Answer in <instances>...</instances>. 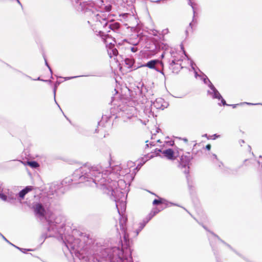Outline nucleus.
<instances>
[{"label":"nucleus","mask_w":262,"mask_h":262,"mask_svg":"<svg viewBox=\"0 0 262 262\" xmlns=\"http://www.w3.org/2000/svg\"><path fill=\"white\" fill-rule=\"evenodd\" d=\"M107 50V53L109 56L112 58L113 56H117L118 54V51L116 48H115V45H113L111 47H110Z\"/></svg>","instance_id":"nucleus-3"},{"label":"nucleus","mask_w":262,"mask_h":262,"mask_svg":"<svg viewBox=\"0 0 262 262\" xmlns=\"http://www.w3.org/2000/svg\"><path fill=\"white\" fill-rule=\"evenodd\" d=\"M125 63L127 65H128V68H131L133 66V63H134L132 60L129 59H126L125 60Z\"/></svg>","instance_id":"nucleus-10"},{"label":"nucleus","mask_w":262,"mask_h":262,"mask_svg":"<svg viewBox=\"0 0 262 262\" xmlns=\"http://www.w3.org/2000/svg\"><path fill=\"white\" fill-rule=\"evenodd\" d=\"M112 6L111 5H109L108 6L106 7V10L107 11H110L111 10Z\"/></svg>","instance_id":"nucleus-17"},{"label":"nucleus","mask_w":262,"mask_h":262,"mask_svg":"<svg viewBox=\"0 0 262 262\" xmlns=\"http://www.w3.org/2000/svg\"><path fill=\"white\" fill-rule=\"evenodd\" d=\"M162 100V99L160 98V99H157L156 100V103H158V102H161V101Z\"/></svg>","instance_id":"nucleus-19"},{"label":"nucleus","mask_w":262,"mask_h":262,"mask_svg":"<svg viewBox=\"0 0 262 262\" xmlns=\"http://www.w3.org/2000/svg\"><path fill=\"white\" fill-rule=\"evenodd\" d=\"M115 25L117 26V28H119V23H116L115 24Z\"/></svg>","instance_id":"nucleus-21"},{"label":"nucleus","mask_w":262,"mask_h":262,"mask_svg":"<svg viewBox=\"0 0 262 262\" xmlns=\"http://www.w3.org/2000/svg\"><path fill=\"white\" fill-rule=\"evenodd\" d=\"M152 203L154 205H159L162 203V201L161 200L155 199L154 200Z\"/></svg>","instance_id":"nucleus-12"},{"label":"nucleus","mask_w":262,"mask_h":262,"mask_svg":"<svg viewBox=\"0 0 262 262\" xmlns=\"http://www.w3.org/2000/svg\"><path fill=\"white\" fill-rule=\"evenodd\" d=\"M238 105H239L238 104H236L231 105V106H232L233 108H235L236 107V106Z\"/></svg>","instance_id":"nucleus-20"},{"label":"nucleus","mask_w":262,"mask_h":262,"mask_svg":"<svg viewBox=\"0 0 262 262\" xmlns=\"http://www.w3.org/2000/svg\"><path fill=\"white\" fill-rule=\"evenodd\" d=\"M159 62V60H151L141 67H147L149 69H155L156 65Z\"/></svg>","instance_id":"nucleus-6"},{"label":"nucleus","mask_w":262,"mask_h":262,"mask_svg":"<svg viewBox=\"0 0 262 262\" xmlns=\"http://www.w3.org/2000/svg\"><path fill=\"white\" fill-rule=\"evenodd\" d=\"M27 164L32 168H37L39 166V164L36 161H28Z\"/></svg>","instance_id":"nucleus-8"},{"label":"nucleus","mask_w":262,"mask_h":262,"mask_svg":"<svg viewBox=\"0 0 262 262\" xmlns=\"http://www.w3.org/2000/svg\"><path fill=\"white\" fill-rule=\"evenodd\" d=\"M222 97V96L220 93L214 88H213V98L220 100Z\"/></svg>","instance_id":"nucleus-9"},{"label":"nucleus","mask_w":262,"mask_h":262,"mask_svg":"<svg viewBox=\"0 0 262 262\" xmlns=\"http://www.w3.org/2000/svg\"><path fill=\"white\" fill-rule=\"evenodd\" d=\"M33 188L31 186H27L25 189L21 190L19 193V196L20 198L23 199L25 195L29 192L32 191Z\"/></svg>","instance_id":"nucleus-5"},{"label":"nucleus","mask_w":262,"mask_h":262,"mask_svg":"<svg viewBox=\"0 0 262 262\" xmlns=\"http://www.w3.org/2000/svg\"><path fill=\"white\" fill-rule=\"evenodd\" d=\"M176 65H178V64H177V63H176V61H175V60H173L171 61V63H170V67H171V68L172 70H174V68H175L174 66H175Z\"/></svg>","instance_id":"nucleus-13"},{"label":"nucleus","mask_w":262,"mask_h":262,"mask_svg":"<svg viewBox=\"0 0 262 262\" xmlns=\"http://www.w3.org/2000/svg\"><path fill=\"white\" fill-rule=\"evenodd\" d=\"M139 232V231L137 230L136 233V235H135L136 236H137L138 235Z\"/></svg>","instance_id":"nucleus-22"},{"label":"nucleus","mask_w":262,"mask_h":262,"mask_svg":"<svg viewBox=\"0 0 262 262\" xmlns=\"http://www.w3.org/2000/svg\"><path fill=\"white\" fill-rule=\"evenodd\" d=\"M206 148L207 150H210V149H211V145H210V144H207V145L206 146Z\"/></svg>","instance_id":"nucleus-18"},{"label":"nucleus","mask_w":262,"mask_h":262,"mask_svg":"<svg viewBox=\"0 0 262 262\" xmlns=\"http://www.w3.org/2000/svg\"><path fill=\"white\" fill-rule=\"evenodd\" d=\"M180 67V66H179V67H178V69H179Z\"/></svg>","instance_id":"nucleus-23"},{"label":"nucleus","mask_w":262,"mask_h":262,"mask_svg":"<svg viewBox=\"0 0 262 262\" xmlns=\"http://www.w3.org/2000/svg\"><path fill=\"white\" fill-rule=\"evenodd\" d=\"M180 168H181L182 171L185 174H188L189 173V167L188 164H185L184 165L181 164L180 166Z\"/></svg>","instance_id":"nucleus-7"},{"label":"nucleus","mask_w":262,"mask_h":262,"mask_svg":"<svg viewBox=\"0 0 262 262\" xmlns=\"http://www.w3.org/2000/svg\"><path fill=\"white\" fill-rule=\"evenodd\" d=\"M162 154L169 160H174L177 157L173 150L170 148L163 151Z\"/></svg>","instance_id":"nucleus-1"},{"label":"nucleus","mask_w":262,"mask_h":262,"mask_svg":"<svg viewBox=\"0 0 262 262\" xmlns=\"http://www.w3.org/2000/svg\"><path fill=\"white\" fill-rule=\"evenodd\" d=\"M220 100H221V102L224 106L227 105L226 104V101L223 98V97H222Z\"/></svg>","instance_id":"nucleus-16"},{"label":"nucleus","mask_w":262,"mask_h":262,"mask_svg":"<svg viewBox=\"0 0 262 262\" xmlns=\"http://www.w3.org/2000/svg\"><path fill=\"white\" fill-rule=\"evenodd\" d=\"M259 183L262 189V172L260 173L259 176Z\"/></svg>","instance_id":"nucleus-14"},{"label":"nucleus","mask_w":262,"mask_h":262,"mask_svg":"<svg viewBox=\"0 0 262 262\" xmlns=\"http://www.w3.org/2000/svg\"><path fill=\"white\" fill-rule=\"evenodd\" d=\"M35 213L40 216H44L45 215V209L41 204L37 203L34 206Z\"/></svg>","instance_id":"nucleus-2"},{"label":"nucleus","mask_w":262,"mask_h":262,"mask_svg":"<svg viewBox=\"0 0 262 262\" xmlns=\"http://www.w3.org/2000/svg\"><path fill=\"white\" fill-rule=\"evenodd\" d=\"M102 38L107 48H108L110 47H111L113 45H114L112 42V41H113L112 38L108 35L104 36Z\"/></svg>","instance_id":"nucleus-4"},{"label":"nucleus","mask_w":262,"mask_h":262,"mask_svg":"<svg viewBox=\"0 0 262 262\" xmlns=\"http://www.w3.org/2000/svg\"><path fill=\"white\" fill-rule=\"evenodd\" d=\"M252 165V161L251 160L246 159L244 162V166H250Z\"/></svg>","instance_id":"nucleus-11"},{"label":"nucleus","mask_w":262,"mask_h":262,"mask_svg":"<svg viewBox=\"0 0 262 262\" xmlns=\"http://www.w3.org/2000/svg\"><path fill=\"white\" fill-rule=\"evenodd\" d=\"M7 196L6 195H5L3 193H0V199L4 200V201H6L7 200Z\"/></svg>","instance_id":"nucleus-15"}]
</instances>
